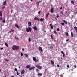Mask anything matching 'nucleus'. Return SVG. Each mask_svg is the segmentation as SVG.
<instances>
[{
    "label": "nucleus",
    "mask_w": 77,
    "mask_h": 77,
    "mask_svg": "<svg viewBox=\"0 0 77 77\" xmlns=\"http://www.w3.org/2000/svg\"><path fill=\"white\" fill-rule=\"evenodd\" d=\"M33 29H34L35 31L36 30H38V29H37V27L36 26V25H34V26L32 27Z\"/></svg>",
    "instance_id": "20e7f679"
},
{
    "label": "nucleus",
    "mask_w": 77,
    "mask_h": 77,
    "mask_svg": "<svg viewBox=\"0 0 77 77\" xmlns=\"http://www.w3.org/2000/svg\"><path fill=\"white\" fill-rule=\"evenodd\" d=\"M29 42H30V41H31V39L30 38H29Z\"/></svg>",
    "instance_id": "c9c22d12"
},
{
    "label": "nucleus",
    "mask_w": 77,
    "mask_h": 77,
    "mask_svg": "<svg viewBox=\"0 0 77 77\" xmlns=\"http://www.w3.org/2000/svg\"><path fill=\"white\" fill-rule=\"evenodd\" d=\"M28 24L29 26H32V23L31 22H28Z\"/></svg>",
    "instance_id": "0eeeda50"
},
{
    "label": "nucleus",
    "mask_w": 77,
    "mask_h": 77,
    "mask_svg": "<svg viewBox=\"0 0 77 77\" xmlns=\"http://www.w3.org/2000/svg\"><path fill=\"white\" fill-rule=\"evenodd\" d=\"M65 13H66V14H67V11H65Z\"/></svg>",
    "instance_id": "0e129e2a"
},
{
    "label": "nucleus",
    "mask_w": 77,
    "mask_h": 77,
    "mask_svg": "<svg viewBox=\"0 0 77 77\" xmlns=\"http://www.w3.org/2000/svg\"><path fill=\"white\" fill-rule=\"evenodd\" d=\"M5 60L6 61H7V62H9V60H8L6 59Z\"/></svg>",
    "instance_id": "6e6d98bb"
},
{
    "label": "nucleus",
    "mask_w": 77,
    "mask_h": 77,
    "mask_svg": "<svg viewBox=\"0 0 77 77\" xmlns=\"http://www.w3.org/2000/svg\"><path fill=\"white\" fill-rule=\"evenodd\" d=\"M2 8L3 9H5V6H3L2 7Z\"/></svg>",
    "instance_id": "a19ab883"
},
{
    "label": "nucleus",
    "mask_w": 77,
    "mask_h": 77,
    "mask_svg": "<svg viewBox=\"0 0 77 77\" xmlns=\"http://www.w3.org/2000/svg\"><path fill=\"white\" fill-rule=\"evenodd\" d=\"M67 68H69V66L68 65H67Z\"/></svg>",
    "instance_id": "603ef678"
},
{
    "label": "nucleus",
    "mask_w": 77,
    "mask_h": 77,
    "mask_svg": "<svg viewBox=\"0 0 77 77\" xmlns=\"http://www.w3.org/2000/svg\"><path fill=\"white\" fill-rule=\"evenodd\" d=\"M51 63L52 65H53V66H55L54 63V61H53V60H51Z\"/></svg>",
    "instance_id": "1a4fd4ad"
},
{
    "label": "nucleus",
    "mask_w": 77,
    "mask_h": 77,
    "mask_svg": "<svg viewBox=\"0 0 77 77\" xmlns=\"http://www.w3.org/2000/svg\"><path fill=\"white\" fill-rule=\"evenodd\" d=\"M11 77H14V76H12Z\"/></svg>",
    "instance_id": "69168bd1"
},
{
    "label": "nucleus",
    "mask_w": 77,
    "mask_h": 77,
    "mask_svg": "<svg viewBox=\"0 0 77 77\" xmlns=\"http://www.w3.org/2000/svg\"><path fill=\"white\" fill-rule=\"evenodd\" d=\"M3 48H0V50H3Z\"/></svg>",
    "instance_id": "680f3d73"
},
{
    "label": "nucleus",
    "mask_w": 77,
    "mask_h": 77,
    "mask_svg": "<svg viewBox=\"0 0 77 77\" xmlns=\"http://www.w3.org/2000/svg\"><path fill=\"white\" fill-rule=\"evenodd\" d=\"M36 57H33V60L34 61H36Z\"/></svg>",
    "instance_id": "f3484780"
},
{
    "label": "nucleus",
    "mask_w": 77,
    "mask_h": 77,
    "mask_svg": "<svg viewBox=\"0 0 77 77\" xmlns=\"http://www.w3.org/2000/svg\"><path fill=\"white\" fill-rule=\"evenodd\" d=\"M44 18H43V19L41 18L40 19V20L41 21H44Z\"/></svg>",
    "instance_id": "b1692460"
},
{
    "label": "nucleus",
    "mask_w": 77,
    "mask_h": 77,
    "mask_svg": "<svg viewBox=\"0 0 77 77\" xmlns=\"http://www.w3.org/2000/svg\"><path fill=\"white\" fill-rule=\"evenodd\" d=\"M36 68H38L39 69H41L42 68V67L39 65H37L36 66Z\"/></svg>",
    "instance_id": "39448f33"
},
{
    "label": "nucleus",
    "mask_w": 77,
    "mask_h": 77,
    "mask_svg": "<svg viewBox=\"0 0 77 77\" xmlns=\"http://www.w3.org/2000/svg\"><path fill=\"white\" fill-rule=\"evenodd\" d=\"M14 32V30L13 29H11V30H10V31L9 32V33H11V32Z\"/></svg>",
    "instance_id": "ddd939ff"
},
{
    "label": "nucleus",
    "mask_w": 77,
    "mask_h": 77,
    "mask_svg": "<svg viewBox=\"0 0 77 77\" xmlns=\"http://www.w3.org/2000/svg\"><path fill=\"white\" fill-rule=\"evenodd\" d=\"M25 55L26 57H27V58H28V57H29V56L28 55L25 54Z\"/></svg>",
    "instance_id": "5701e85b"
},
{
    "label": "nucleus",
    "mask_w": 77,
    "mask_h": 77,
    "mask_svg": "<svg viewBox=\"0 0 77 77\" xmlns=\"http://www.w3.org/2000/svg\"><path fill=\"white\" fill-rule=\"evenodd\" d=\"M54 33H55V35L57 34V32H56V31H55V30L54 31Z\"/></svg>",
    "instance_id": "a878e982"
},
{
    "label": "nucleus",
    "mask_w": 77,
    "mask_h": 77,
    "mask_svg": "<svg viewBox=\"0 0 77 77\" xmlns=\"http://www.w3.org/2000/svg\"><path fill=\"white\" fill-rule=\"evenodd\" d=\"M35 62H38V60H35Z\"/></svg>",
    "instance_id": "49530a36"
},
{
    "label": "nucleus",
    "mask_w": 77,
    "mask_h": 77,
    "mask_svg": "<svg viewBox=\"0 0 77 77\" xmlns=\"http://www.w3.org/2000/svg\"><path fill=\"white\" fill-rule=\"evenodd\" d=\"M45 33H46V31H45Z\"/></svg>",
    "instance_id": "774afa93"
},
{
    "label": "nucleus",
    "mask_w": 77,
    "mask_h": 77,
    "mask_svg": "<svg viewBox=\"0 0 77 77\" xmlns=\"http://www.w3.org/2000/svg\"><path fill=\"white\" fill-rule=\"evenodd\" d=\"M26 30L27 32H29V30L30 32L32 31V28L30 27H28V28L26 29Z\"/></svg>",
    "instance_id": "f03ea898"
},
{
    "label": "nucleus",
    "mask_w": 77,
    "mask_h": 77,
    "mask_svg": "<svg viewBox=\"0 0 77 77\" xmlns=\"http://www.w3.org/2000/svg\"><path fill=\"white\" fill-rule=\"evenodd\" d=\"M63 21L64 23H65L66 25H67V24L68 22H67V21H65V20H64Z\"/></svg>",
    "instance_id": "f8f14e48"
},
{
    "label": "nucleus",
    "mask_w": 77,
    "mask_h": 77,
    "mask_svg": "<svg viewBox=\"0 0 77 77\" xmlns=\"http://www.w3.org/2000/svg\"><path fill=\"white\" fill-rule=\"evenodd\" d=\"M15 27H17V29H19L20 28V26H19L17 24H16L15 26Z\"/></svg>",
    "instance_id": "6e6552de"
},
{
    "label": "nucleus",
    "mask_w": 77,
    "mask_h": 77,
    "mask_svg": "<svg viewBox=\"0 0 77 77\" xmlns=\"http://www.w3.org/2000/svg\"><path fill=\"white\" fill-rule=\"evenodd\" d=\"M36 72H38L39 71V69H36Z\"/></svg>",
    "instance_id": "473e14b6"
},
{
    "label": "nucleus",
    "mask_w": 77,
    "mask_h": 77,
    "mask_svg": "<svg viewBox=\"0 0 77 77\" xmlns=\"http://www.w3.org/2000/svg\"><path fill=\"white\" fill-rule=\"evenodd\" d=\"M3 23H5L6 22V20L4 19L3 21H2Z\"/></svg>",
    "instance_id": "c85d7f7f"
},
{
    "label": "nucleus",
    "mask_w": 77,
    "mask_h": 77,
    "mask_svg": "<svg viewBox=\"0 0 77 77\" xmlns=\"http://www.w3.org/2000/svg\"><path fill=\"white\" fill-rule=\"evenodd\" d=\"M40 13H41V11H39L38 13V14H40Z\"/></svg>",
    "instance_id": "3c124183"
},
{
    "label": "nucleus",
    "mask_w": 77,
    "mask_h": 77,
    "mask_svg": "<svg viewBox=\"0 0 77 77\" xmlns=\"http://www.w3.org/2000/svg\"><path fill=\"white\" fill-rule=\"evenodd\" d=\"M51 29H53V26H51Z\"/></svg>",
    "instance_id": "f704fd0d"
},
{
    "label": "nucleus",
    "mask_w": 77,
    "mask_h": 77,
    "mask_svg": "<svg viewBox=\"0 0 77 77\" xmlns=\"http://www.w3.org/2000/svg\"><path fill=\"white\" fill-rule=\"evenodd\" d=\"M61 53L62 54H63L64 53V52H63V51H61Z\"/></svg>",
    "instance_id": "58836bf2"
},
{
    "label": "nucleus",
    "mask_w": 77,
    "mask_h": 77,
    "mask_svg": "<svg viewBox=\"0 0 77 77\" xmlns=\"http://www.w3.org/2000/svg\"><path fill=\"white\" fill-rule=\"evenodd\" d=\"M66 35V36H69V35H68V32H65Z\"/></svg>",
    "instance_id": "aec40b11"
},
{
    "label": "nucleus",
    "mask_w": 77,
    "mask_h": 77,
    "mask_svg": "<svg viewBox=\"0 0 77 77\" xmlns=\"http://www.w3.org/2000/svg\"><path fill=\"white\" fill-rule=\"evenodd\" d=\"M37 18H37L36 17H35L34 18V20H37Z\"/></svg>",
    "instance_id": "7c9ffc66"
},
{
    "label": "nucleus",
    "mask_w": 77,
    "mask_h": 77,
    "mask_svg": "<svg viewBox=\"0 0 77 77\" xmlns=\"http://www.w3.org/2000/svg\"><path fill=\"white\" fill-rule=\"evenodd\" d=\"M13 10H11V13H12V12H13Z\"/></svg>",
    "instance_id": "8fccbe9b"
},
{
    "label": "nucleus",
    "mask_w": 77,
    "mask_h": 77,
    "mask_svg": "<svg viewBox=\"0 0 77 77\" xmlns=\"http://www.w3.org/2000/svg\"><path fill=\"white\" fill-rule=\"evenodd\" d=\"M50 14V13H48L47 14H46V18H48V15H49V14Z\"/></svg>",
    "instance_id": "a211bd4d"
},
{
    "label": "nucleus",
    "mask_w": 77,
    "mask_h": 77,
    "mask_svg": "<svg viewBox=\"0 0 77 77\" xmlns=\"http://www.w3.org/2000/svg\"><path fill=\"white\" fill-rule=\"evenodd\" d=\"M22 51H24V48H22Z\"/></svg>",
    "instance_id": "13d9d810"
},
{
    "label": "nucleus",
    "mask_w": 77,
    "mask_h": 77,
    "mask_svg": "<svg viewBox=\"0 0 77 77\" xmlns=\"http://www.w3.org/2000/svg\"><path fill=\"white\" fill-rule=\"evenodd\" d=\"M25 72V70H24V69H23L21 71V74H24Z\"/></svg>",
    "instance_id": "423d86ee"
},
{
    "label": "nucleus",
    "mask_w": 77,
    "mask_h": 77,
    "mask_svg": "<svg viewBox=\"0 0 77 77\" xmlns=\"http://www.w3.org/2000/svg\"><path fill=\"white\" fill-rule=\"evenodd\" d=\"M26 68H30V66L29 65H27L26 66Z\"/></svg>",
    "instance_id": "4468645a"
},
{
    "label": "nucleus",
    "mask_w": 77,
    "mask_h": 77,
    "mask_svg": "<svg viewBox=\"0 0 77 77\" xmlns=\"http://www.w3.org/2000/svg\"><path fill=\"white\" fill-rule=\"evenodd\" d=\"M51 37L52 39H54V38L53 37V36L52 35H51Z\"/></svg>",
    "instance_id": "393cba45"
},
{
    "label": "nucleus",
    "mask_w": 77,
    "mask_h": 77,
    "mask_svg": "<svg viewBox=\"0 0 77 77\" xmlns=\"http://www.w3.org/2000/svg\"><path fill=\"white\" fill-rule=\"evenodd\" d=\"M38 75H39V76H42V74L41 73H39L38 74Z\"/></svg>",
    "instance_id": "412c9836"
},
{
    "label": "nucleus",
    "mask_w": 77,
    "mask_h": 77,
    "mask_svg": "<svg viewBox=\"0 0 77 77\" xmlns=\"http://www.w3.org/2000/svg\"><path fill=\"white\" fill-rule=\"evenodd\" d=\"M39 48V51H40L41 52H42L43 51V50H42V48L41 47H39L38 48Z\"/></svg>",
    "instance_id": "7ed1b4c3"
},
{
    "label": "nucleus",
    "mask_w": 77,
    "mask_h": 77,
    "mask_svg": "<svg viewBox=\"0 0 77 77\" xmlns=\"http://www.w3.org/2000/svg\"><path fill=\"white\" fill-rule=\"evenodd\" d=\"M35 69V67H30L29 69V70H32V69Z\"/></svg>",
    "instance_id": "9d476101"
},
{
    "label": "nucleus",
    "mask_w": 77,
    "mask_h": 77,
    "mask_svg": "<svg viewBox=\"0 0 77 77\" xmlns=\"http://www.w3.org/2000/svg\"><path fill=\"white\" fill-rule=\"evenodd\" d=\"M71 36L72 37H74V35H73V33H72V32H71Z\"/></svg>",
    "instance_id": "6ab92c4d"
},
{
    "label": "nucleus",
    "mask_w": 77,
    "mask_h": 77,
    "mask_svg": "<svg viewBox=\"0 0 77 77\" xmlns=\"http://www.w3.org/2000/svg\"><path fill=\"white\" fill-rule=\"evenodd\" d=\"M51 13H53V12H54V11L53 10V8H51Z\"/></svg>",
    "instance_id": "2eb2a0df"
},
{
    "label": "nucleus",
    "mask_w": 77,
    "mask_h": 77,
    "mask_svg": "<svg viewBox=\"0 0 77 77\" xmlns=\"http://www.w3.org/2000/svg\"><path fill=\"white\" fill-rule=\"evenodd\" d=\"M56 17H57V18H59V16L58 15H57V16H56Z\"/></svg>",
    "instance_id": "79ce46f5"
},
{
    "label": "nucleus",
    "mask_w": 77,
    "mask_h": 77,
    "mask_svg": "<svg viewBox=\"0 0 77 77\" xmlns=\"http://www.w3.org/2000/svg\"><path fill=\"white\" fill-rule=\"evenodd\" d=\"M23 77V75H21L20 76V77Z\"/></svg>",
    "instance_id": "338daca9"
},
{
    "label": "nucleus",
    "mask_w": 77,
    "mask_h": 77,
    "mask_svg": "<svg viewBox=\"0 0 77 77\" xmlns=\"http://www.w3.org/2000/svg\"><path fill=\"white\" fill-rule=\"evenodd\" d=\"M14 70L15 71H17V68H15Z\"/></svg>",
    "instance_id": "4c0bfd02"
},
{
    "label": "nucleus",
    "mask_w": 77,
    "mask_h": 77,
    "mask_svg": "<svg viewBox=\"0 0 77 77\" xmlns=\"http://www.w3.org/2000/svg\"><path fill=\"white\" fill-rule=\"evenodd\" d=\"M68 41H69V39H67L66 40V41L67 42H68Z\"/></svg>",
    "instance_id": "4d7b16f0"
},
{
    "label": "nucleus",
    "mask_w": 77,
    "mask_h": 77,
    "mask_svg": "<svg viewBox=\"0 0 77 77\" xmlns=\"http://www.w3.org/2000/svg\"><path fill=\"white\" fill-rule=\"evenodd\" d=\"M61 25L62 26H64V25H65V23H62Z\"/></svg>",
    "instance_id": "c756f323"
},
{
    "label": "nucleus",
    "mask_w": 77,
    "mask_h": 77,
    "mask_svg": "<svg viewBox=\"0 0 77 77\" xmlns=\"http://www.w3.org/2000/svg\"><path fill=\"white\" fill-rule=\"evenodd\" d=\"M59 30H60L59 28H57V31H59Z\"/></svg>",
    "instance_id": "37998d69"
},
{
    "label": "nucleus",
    "mask_w": 77,
    "mask_h": 77,
    "mask_svg": "<svg viewBox=\"0 0 77 77\" xmlns=\"http://www.w3.org/2000/svg\"><path fill=\"white\" fill-rule=\"evenodd\" d=\"M0 16H2V11H0Z\"/></svg>",
    "instance_id": "4be33fe9"
},
{
    "label": "nucleus",
    "mask_w": 77,
    "mask_h": 77,
    "mask_svg": "<svg viewBox=\"0 0 77 77\" xmlns=\"http://www.w3.org/2000/svg\"><path fill=\"white\" fill-rule=\"evenodd\" d=\"M53 48V46H50V49H52V48Z\"/></svg>",
    "instance_id": "72a5a7b5"
},
{
    "label": "nucleus",
    "mask_w": 77,
    "mask_h": 77,
    "mask_svg": "<svg viewBox=\"0 0 77 77\" xmlns=\"http://www.w3.org/2000/svg\"><path fill=\"white\" fill-rule=\"evenodd\" d=\"M57 66H58V67H59L60 66H59V64H57Z\"/></svg>",
    "instance_id": "864d4df0"
},
{
    "label": "nucleus",
    "mask_w": 77,
    "mask_h": 77,
    "mask_svg": "<svg viewBox=\"0 0 77 77\" xmlns=\"http://www.w3.org/2000/svg\"><path fill=\"white\" fill-rule=\"evenodd\" d=\"M12 48V50H18L20 49V47L18 46H17L16 45H14L13 46Z\"/></svg>",
    "instance_id": "f257e3e1"
},
{
    "label": "nucleus",
    "mask_w": 77,
    "mask_h": 77,
    "mask_svg": "<svg viewBox=\"0 0 77 77\" xmlns=\"http://www.w3.org/2000/svg\"><path fill=\"white\" fill-rule=\"evenodd\" d=\"M6 0L5 1L3 2V5L4 6H5V5H6Z\"/></svg>",
    "instance_id": "9b49d317"
},
{
    "label": "nucleus",
    "mask_w": 77,
    "mask_h": 77,
    "mask_svg": "<svg viewBox=\"0 0 77 77\" xmlns=\"http://www.w3.org/2000/svg\"><path fill=\"white\" fill-rule=\"evenodd\" d=\"M63 54V57H65V54H64H64Z\"/></svg>",
    "instance_id": "ea45409f"
},
{
    "label": "nucleus",
    "mask_w": 77,
    "mask_h": 77,
    "mask_svg": "<svg viewBox=\"0 0 77 77\" xmlns=\"http://www.w3.org/2000/svg\"><path fill=\"white\" fill-rule=\"evenodd\" d=\"M75 30H77V27L76 26L74 27Z\"/></svg>",
    "instance_id": "bb28decb"
},
{
    "label": "nucleus",
    "mask_w": 77,
    "mask_h": 77,
    "mask_svg": "<svg viewBox=\"0 0 77 77\" xmlns=\"http://www.w3.org/2000/svg\"><path fill=\"white\" fill-rule=\"evenodd\" d=\"M74 67L75 68H77V66H76V65H74Z\"/></svg>",
    "instance_id": "de8ad7c7"
},
{
    "label": "nucleus",
    "mask_w": 77,
    "mask_h": 77,
    "mask_svg": "<svg viewBox=\"0 0 77 77\" xmlns=\"http://www.w3.org/2000/svg\"><path fill=\"white\" fill-rule=\"evenodd\" d=\"M61 12L62 14H63V12L61 11Z\"/></svg>",
    "instance_id": "e2e57ef3"
},
{
    "label": "nucleus",
    "mask_w": 77,
    "mask_h": 77,
    "mask_svg": "<svg viewBox=\"0 0 77 77\" xmlns=\"http://www.w3.org/2000/svg\"><path fill=\"white\" fill-rule=\"evenodd\" d=\"M17 75H19V73H18V72H17Z\"/></svg>",
    "instance_id": "09e8293b"
},
{
    "label": "nucleus",
    "mask_w": 77,
    "mask_h": 77,
    "mask_svg": "<svg viewBox=\"0 0 77 77\" xmlns=\"http://www.w3.org/2000/svg\"><path fill=\"white\" fill-rule=\"evenodd\" d=\"M74 1H71V3H72V4H74Z\"/></svg>",
    "instance_id": "2f4dec72"
},
{
    "label": "nucleus",
    "mask_w": 77,
    "mask_h": 77,
    "mask_svg": "<svg viewBox=\"0 0 77 77\" xmlns=\"http://www.w3.org/2000/svg\"><path fill=\"white\" fill-rule=\"evenodd\" d=\"M23 53L22 52L21 53V56H23Z\"/></svg>",
    "instance_id": "e433bc0d"
},
{
    "label": "nucleus",
    "mask_w": 77,
    "mask_h": 77,
    "mask_svg": "<svg viewBox=\"0 0 77 77\" xmlns=\"http://www.w3.org/2000/svg\"><path fill=\"white\" fill-rule=\"evenodd\" d=\"M5 46H6L7 47H9V45L7 43H5Z\"/></svg>",
    "instance_id": "dca6fc26"
},
{
    "label": "nucleus",
    "mask_w": 77,
    "mask_h": 77,
    "mask_svg": "<svg viewBox=\"0 0 77 77\" xmlns=\"http://www.w3.org/2000/svg\"><path fill=\"white\" fill-rule=\"evenodd\" d=\"M0 20H2V17H1L0 18Z\"/></svg>",
    "instance_id": "052dcab7"
},
{
    "label": "nucleus",
    "mask_w": 77,
    "mask_h": 77,
    "mask_svg": "<svg viewBox=\"0 0 77 77\" xmlns=\"http://www.w3.org/2000/svg\"><path fill=\"white\" fill-rule=\"evenodd\" d=\"M62 9H63V8L62 7H61V8H60V9L61 10H62Z\"/></svg>",
    "instance_id": "bf43d9fd"
},
{
    "label": "nucleus",
    "mask_w": 77,
    "mask_h": 77,
    "mask_svg": "<svg viewBox=\"0 0 77 77\" xmlns=\"http://www.w3.org/2000/svg\"><path fill=\"white\" fill-rule=\"evenodd\" d=\"M49 26H51H51H52V24H49Z\"/></svg>",
    "instance_id": "c03bdc74"
},
{
    "label": "nucleus",
    "mask_w": 77,
    "mask_h": 77,
    "mask_svg": "<svg viewBox=\"0 0 77 77\" xmlns=\"http://www.w3.org/2000/svg\"><path fill=\"white\" fill-rule=\"evenodd\" d=\"M37 20L38 21L40 20L39 19H38V18H37Z\"/></svg>",
    "instance_id": "5fc2aeb1"
},
{
    "label": "nucleus",
    "mask_w": 77,
    "mask_h": 77,
    "mask_svg": "<svg viewBox=\"0 0 77 77\" xmlns=\"http://www.w3.org/2000/svg\"><path fill=\"white\" fill-rule=\"evenodd\" d=\"M16 39H18V37H15Z\"/></svg>",
    "instance_id": "a18cd8bd"
},
{
    "label": "nucleus",
    "mask_w": 77,
    "mask_h": 77,
    "mask_svg": "<svg viewBox=\"0 0 77 77\" xmlns=\"http://www.w3.org/2000/svg\"><path fill=\"white\" fill-rule=\"evenodd\" d=\"M41 3V1H39L38 3H37V5H39V3Z\"/></svg>",
    "instance_id": "cd10ccee"
}]
</instances>
